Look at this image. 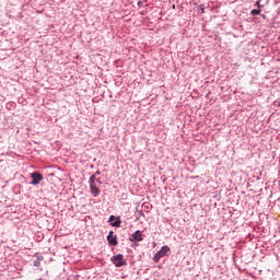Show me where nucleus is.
<instances>
[{
  "label": "nucleus",
  "mask_w": 280,
  "mask_h": 280,
  "mask_svg": "<svg viewBox=\"0 0 280 280\" xmlns=\"http://www.w3.org/2000/svg\"><path fill=\"white\" fill-rule=\"evenodd\" d=\"M107 242L110 246H117V235H115V232L110 231L107 236Z\"/></svg>",
  "instance_id": "obj_5"
},
{
  "label": "nucleus",
  "mask_w": 280,
  "mask_h": 280,
  "mask_svg": "<svg viewBox=\"0 0 280 280\" xmlns=\"http://www.w3.org/2000/svg\"><path fill=\"white\" fill-rule=\"evenodd\" d=\"M167 253H170V246L164 245L161 250H159L154 257H153V261H155V264H159V261L161 260V258L165 257V255H167Z\"/></svg>",
  "instance_id": "obj_2"
},
{
  "label": "nucleus",
  "mask_w": 280,
  "mask_h": 280,
  "mask_svg": "<svg viewBox=\"0 0 280 280\" xmlns=\"http://www.w3.org/2000/svg\"><path fill=\"white\" fill-rule=\"evenodd\" d=\"M113 220H116L114 223H112V226L119 228L121 225V219L115 218V215L109 217V222H113Z\"/></svg>",
  "instance_id": "obj_7"
},
{
  "label": "nucleus",
  "mask_w": 280,
  "mask_h": 280,
  "mask_svg": "<svg viewBox=\"0 0 280 280\" xmlns=\"http://www.w3.org/2000/svg\"><path fill=\"white\" fill-rule=\"evenodd\" d=\"M112 261H114L116 268H121V266H126V260H124V255L121 254L114 256Z\"/></svg>",
  "instance_id": "obj_3"
},
{
  "label": "nucleus",
  "mask_w": 280,
  "mask_h": 280,
  "mask_svg": "<svg viewBox=\"0 0 280 280\" xmlns=\"http://www.w3.org/2000/svg\"><path fill=\"white\" fill-rule=\"evenodd\" d=\"M259 14H261V10H257V9H253V10H252V15H253V16H257V15H259Z\"/></svg>",
  "instance_id": "obj_8"
},
{
  "label": "nucleus",
  "mask_w": 280,
  "mask_h": 280,
  "mask_svg": "<svg viewBox=\"0 0 280 280\" xmlns=\"http://www.w3.org/2000/svg\"><path fill=\"white\" fill-rule=\"evenodd\" d=\"M31 178L33 179L31 182L32 185H40V180H43V174L34 172L31 174Z\"/></svg>",
  "instance_id": "obj_4"
},
{
  "label": "nucleus",
  "mask_w": 280,
  "mask_h": 280,
  "mask_svg": "<svg viewBox=\"0 0 280 280\" xmlns=\"http://www.w3.org/2000/svg\"><path fill=\"white\" fill-rule=\"evenodd\" d=\"M97 176H100V171H97L90 177V189L94 198H97V196H100V186L102 185V182L97 179Z\"/></svg>",
  "instance_id": "obj_1"
},
{
  "label": "nucleus",
  "mask_w": 280,
  "mask_h": 280,
  "mask_svg": "<svg viewBox=\"0 0 280 280\" xmlns=\"http://www.w3.org/2000/svg\"><path fill=\"white\" fill-rule=\"evenodd\" d=\"M256 5H257V8H264V5H261V4L259 3V1H256Z\"/></svg>",
  "instance_id": "obj_9"
},
{
  "label": "nucleus",
  "mask_w": 280,
  "mask_h": 280,
  "mask_svg": "<svg viewBox=\"0 0 280 280\" xmlns=\"http://www.w3.org/2000/svg\"><path fill=\"white\" fill-rule=\"evenodd\" d=\"M130 242H143V234L141 233V231H136L132 234Z\"/></svg>",
  "instance_id": "obj_6"
}]
</instances>
